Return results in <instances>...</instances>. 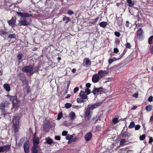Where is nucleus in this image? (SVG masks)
Instances as JSON below:
<instances>
[{"label": "nucleus", "instance_id": "f257e3e1", "mask_svg": "<svg viewBox=\"0 0 153 153\" xmlns=\"http://www.w3.org/2000/svg\"><path fill=\"white\" fill-rule=\"evenodd\" d=\"M102 103V102H97L91 105H88V108L85 109L84 112V117L88 120L90 119L91 117L92 111L95 108L100 106Z\"/></svg>", "mask_w": 153, "mask_h": 153}, {"label": "nucleus", "instance_id": "f03ea898", "mask_svg": "<svg viewBox=\"0 0 153 153\" xmlns=\"http://www.w3.org/2000/svg\"><path fill=\"white\" fill-rule=\"evenodd\" d=\"M32 16V14L29 13L24 17H21L19 22V26H28L31 25L32 21L30 17Z\"/></svg>", "mask_w": 153, "mask_h": 153}, {"label": "nucleus", "instance_id": "7ed1b4c3", "mask_svg": "<svg viewBox=\"0 0 153 153\" xmlns=\"http://www.w3.org/2000/svg\"><path fill=\"white\" fill-rule=\"evenodd\" d=\"M33 146L31 149V153H39L41 149L38 145L39 143V140L38 137L33 138Z\"/></svg>", "mask_w": 153, "mask_h": 153}, {"label": "nucleus", "instance_id": "20e7f679", "mask_svg": "<svg viewBox=\"0 0 153 153\" xmlns=\"http://www.w3.org/2000/svg\"><path fill=\"white\" fill-rule=\"evenodd\" d=\"M33 69V65H29L25 66L22 68V71L27 73L28 76H30L32 75L33 73L32 72V70Z\"/></svg>", "mask_w": 153, "mask_h": 153}, {"label": "nucleus", "instance_id": "39448f33", "mask_svg": "<svg viewBox=\"0 0 153 153\" xmlns=\"http://www.w3.org/2000/svg\"><path fill=\"white\" fill-rule=\"evenodd\" d=\"M106 92V89L101 87L98 88L95 87L92 91V92L94 95H96L99 94H101L103 93H105Z\"/></svg>", "mask_w": 153, "mask_h": 153}, {"label": "nucleus", "instance_id": "423d86ee", "mask_svg": "<svg viewBox=\"0 0 153 153\" xmlns=\"http://www.w3.org/2000/svg\"><path fill=\"white\" fill-rule=\"evenodd\" d=\"M30 145V142L29 140H27L25 142L23 148L25 153H29Z\"/></svg>", "mask_w": 153, "mask_h": 153}, {"label": "nucleus", "instance_id": "0eeeda50", "mask_svg": "<svg viewBox=\"0 0 153 153\" xmlns=\"http://www.w3.org/2000/svg\"><path fill=\"white\" fill-rule=\"evenodd\" d=\"M16 17H12L10 20L8 21L7 22L9 25L13 27L16 25Z\"/></svg>", "mask_w": 153, "mask_h": 153}, {"label": "nucleus", "instance_id": "6e6552de", "mask_svg": "<svg viewBox=\"0 0 153 153\" xmlns=\"http://www.w3.org/2000/svg\"><path fill=\"white\" fill-rule=\"evenodd\" d=\"M20 101L17 98L16 100H14L12 102L13 108V109H16L19 106V104L20 103Z\"/></svg>", "mask_w": 153, "mask_h": 153}, {"label": "nucleus", "instance_id": "1a4fd4ad", "mask_svg": "<svg viewBox=\"0 0 153 153\" xmlns=\"http://www.w3.org/2000/svg\"><path fill=\"white\" fill-rule=\"evenodd\" d=\"M100 79V77L98 74H95L94 75L92 79V82L94 83H96L99 82Z\"/></svg>", "mask_w": 153, "mask_h": 153}, {"label": "nucleus", "instance_id": "9d476101", "mask_svg": "<svg viewBox=\"0 0 153 153\" xmlns=\"http://www.w3.org/2000/svg\"><path fill=\"white\" fill-rule=\"evenodd\" d=\"M18 76L19 77V79L22 81V83H23L25 82L26 77L23 73H19L18 74Z\"/></svg>", "mask_w": 153, "mask_h": 153}, {"label": "nucleus", "instance_id": "9b49d317", "mask_svg": "<svg viewBox=\"0 0 153 153\" xmlns=\"http://www.w3.org/2000/svg\"><path fill=\"white\" fill-rule=\"evenodd\" d=\"M19 116H14L13 120V125L19 124Z\"/></svg>", "mask_w": 153, "mask_h": 153}, {"label": "nucleus", "instance_id": "f8f14e48", "mask_svg": "<svg viewBox=\"0 0 153 153\" xmlns=\"http://www.w3.org/2000/svg\"><path fill=\"white\" fill-rule=\"evenodd\" d=\"M92 137V133L91 132H88L86 133L85 136V139L87 141L90 140Z\"/></svg>", "mask_w": 153, "mask_h": 153}, {"label": "nucleus", "instance_id": "ddd939ff", "mask_svg": "<svg viewBox=\"0 0 153 153\" xmlns=\"http://www.w3.org/2000/svg\"><path fill=\"white\" fill-rule=\"evenodd\" d=\"M131 135V134L130 133L128 132L127 131L121 133V136L123 138H128Z\"/></svg>", "mask_w": 153, "mask_h": 153}, {"label": "nucleus", "instance_id": "4468645a", "mask_svg": "<svg viewBox=\"0 0 153 153\" xmlns=\"http://www.w3.org/2000/svg\"><path fill=\"white\" fill-rule=\"evenodd\" d=\"M46 143L49 145H51L52 143H54V142L53 140L49 137L45 138Z\"/></svg>", "mask_w": 153, "mask_h": 153}, {"label": "nucleus", "instance_id": "2eb2a0df", "mask_svg": "<svg viewBox=\"0 0 153 153\" xmlns=\"http://www.w3.org/2000/svg\"><path fill=\"white\" fill-rule=\"evenodd\" d=\"M83 62H85V66H89L91 64V61L88 58H86L84 59Z\"/></svg>", "mask_w": 153, "mask_h": 153}, {"label": "nucleus", "instance_id": "dca6fc26", "mask_svg": "<svg viewBox=\"0 0 153 153\" xmlns=\"http://www.w3.org/2000/svg\"><path fill=\"white\" fill-rule=\"evenodd\" d=\"M79 96L81 98L84 99H87L88 97L87 95L85 94V92L83 91H81L79 94Z\"/></svg>", "mask_w": 153, "mask_h": 153}, {"label": "nucleus", "instance_id": "f3484780", "mask_svg": "<svg viewBox=\"0 0 153 153\" xmlns=\"http://www.w3.org/2000/svg\"><path fill=\"white\" fill-rule=\"evenodd\" d=\"M143 33V30L141 28L137 31V37H140L142 36V33Z\"/></svg>", "mask_w": 153, "mask_h": 153}, {"label": "nucleus", "instance_id": "a211bd4d", "mask_svg": "<svg viewBox=\"0 0 153 153\" xmlns=\"http://www.w3.org/2000/svg\"><path fill=\"white\" fill-rule=\"evenodd\" d=\"M49 126L47 123H45L43 126V130L45 132L48 131Z\"/></svg>", "mask_w": 153, "mask_h": 153}, {"label": "nucleus", "instance_id": "6ab92c4d", "mask_svg": "<svg viewBox=\"0 0 153 153\" xmlns=\"http://www.w3.org/2000/svg\"><path fill=\"white\" fill-rule=\"evenodd\" d=\"M7 96L9 98L10 101H12V102L14 101V100H16L17 98L16 96H12L9 94L7 95Z\"/></svg>", "mask_w": 153, "mask_h": 153}, {"label": "nucleus", "instance_id": "aec40b11", "mask_svg": "<svg viewBox=\"0 0 153 153\" xmlns=\"http://www.w3.org/2000/svg\"><path fill=\"white\" fill-rule=\"evenodd\" d=\"M2 147L4 149V152L5 151H10V145L8 144L4 145Z\"/></svg>", "mask_w": 153, "mask_h": 153}, {"label": "nucleus", "instance_id": "412c9836", "mask_svg": "<svg viewBox=\"0 0 153 153\" xmlns=\"http://www.w3.org/2000/svg\"><path fill=\"white\" fill-rule=\"evenodd\" d=\"M16 13L19 16H21V17H24L26 16L27 15L29 14V13H22L19 12H16Z\"/></svg>", "mask_w": 153, "mask_h": 153}, {"label": "nucleus", "instance_id": "4be33fe9", "mask_svg": "<svg viewBox=\"0 0 153 153\" xmlns=\"http://www.w3.org/2000/svg\"><path fill=\"white\" fill-rule=\"evenodd\" d=\"M75 114L74 112H71L69 114V117L71 120H74L75 118Z\"/></svg>", "mask_w": 153, "mask_h": 153}, {"label": "nucleus", "instance_id": "5701e85b", "mask_svg": "<svg viewBox=\"0 0 153 153\" xmlns=\"http://www.w3.org/2000/svg\"><path fill=\"white\" fill-rule=\"evenodd\" d=\"M19 124L13 125V130L15 133H16L18 131L19 129Z\"/></svg>", "mask_w": 153, "mask_h": 153}, {"label": "nucleus", "instance_id": "b1692460", "mask_svg": "<svg viewBox=\"0 0 153 153\" xmlns=\"http://www.w3.org/2000/svg\"><path fill=\"white\" fill-rule=\"evenodd\" d=\"M3 87L7 91H9L10 90V86L7 84L5 83L4 84Z\"/></svg>", "mask_w": 153, "mask_h": 153}, {"label": "nucleus", "instance_id": "393cba45", "mask_svg": "<svg viewBox=\"0 0 153 153\" xmlns=\"http://www.w3.org/2000/svg\"><path fill=\"white\" fill-rule=\"evenodd\" d=\"M62 20L63 21H65L67 20L65 22L66 23H67L68 22L71 21V18L69 17H67L66 16H65L62 18Z\"/></svg>", "mask_w": 153, "mask_h": 153}, {"label": "nucleus", "instance_id": "a878e982", "mask_svg": "<svg viewBox=\"0 0 153 153\" xmlns=\"http://www.w3.org/2000/svg\"><path fill=\"white\" fill-rule=\"evenodd\" d=\"M108 23L106 22H100L99 25L100 27H105L107 25Z\"/></svg>", "mask_w": 153, "mask_h": 153}, {"label": "nucleus", "instance_id": "bb28decb", "mask_svg": "<svg viewBox=\"0 0 153 153\" xmlns=\"http://www.w3.org/2000/svg\"><path fill=\"white\" fill-rule=\"evenodd\" d=\"M153 106L151 105H149L146 106V110L147 111H151L152 108Z\"/></svg>", "mask_w": 153, "mask_h": 153}, {"label": "nucleus", "instance_id": "cd10ccee", "mask_svg": "<svg viewBox=\"0 0 153 153\" xmlns=\"http://www.w3.org/2000/svg\"><path fill=\"white\" fill-rule=\"evenodd\" d=\"M8 33V32L5 31H4L2 30H0V35H1L2 36H3V37L5 36Z\"/></svg>", "mask_w": 153, "mask_h": 153}, {"label": "nucleus", "instance_id": "c85d7f7f", "mask_svg": "<svg viewBox=\"0 0 153 153\" xmlns=\"http://www.w3.org/2000/svg\"><path fill=\"white\" fill-rule=\"evenodd\" d=\"M126 1L129 7H132L134 5V3L131 0H126Z\"/></svg>", "mask_w": 153, "mask_h": 153}, {"label": "nucleus", "instance_id": "c756f323", "mask_svg": "<svg viewBox=\"0 0 153 153\" xmlns=\"http://www.w3.org/2000/svg\"><path fill=\"white\" fill-rule=\"evenodd\" d=\"M126 142L127 140L125 139H122L120 141V145L121 146H123L124 145V143Z\"/></svg>", "mask_w": 153, "mask_h": 153}, {"label": "nucleus", "instance_id": "7c9ffc66", "mask_svg": "<svg viewBox=\"0 0 153 153\" xmlns=\"http://www.w3.org/2000/svg\"><path fill=\"white\" fill-rule=\"evenodd\" d=\"M5 105L4 102H2L0 104V110L5 109Z\"/></svg>", "mask_w": 153, "mask_h": 153}, {"label": "nucleus", "instance_id": "2f4dec72", "mask_svg": "<svg viewBox=\"0 0 153 153\" xmlns=\"http://www.w3.org/2000/svg\"><path fill=\"white\" fill-rule=\"evenodd\" d=\"M127 49L126 48H125L123 53L119 56L121 59L123 56L127 52Z\"/></svg>", "mask_w": 153, "mask_h": 153}, {"label": "nucleus", "instance_id": "473e14b6", "mask_svg": "<svg viewBox=\"0 0 153 153\" xmlns=\"http://www.w3.org/2000/svg\"><path fill=\"white\" fill-rule=\"evenodd\" d=\"M84 100V99H83L81 97L80 98H78L77 99V101L78 103H79L84 102H85V100Z\"/></svg>", "mask_w": 153, "mask_h": 153}, {"label": "nucleus", "instance_id": "72a5a7b5", "mask_svg": "<svg viewBox=\"0 0 153 153\" xmlns=\"http://www.w3.org/2000/svg\"><path fill=\"white\" fill-rule=\"evenodd\" d=\"M63 116V114L61 112L59 113L58 114V116L57 120H60Z\"/></svg>", "mask_w": 153, "mask_h": 153}, {"label": "nucleus", "instance_id": "f704fd0d", "mask_svg": "<svg viewBox=\"0 0 153 153\" xmlns=\"http://www.w3.org/2000/svg\"><path fill=\"white\" fill-rule=\"evenodd\" d=\"M135 126L134 123V122L132 121L131 122L128 126V128H133Z\"/></svg>", "mask_w": 153, "mask_h": 153}, {"label": "nucleus", "instance_id": "c9c22d12", "mask_svg": "<svg viewBox=\"0 0 153 153\" xmlns=\"http://www.w3.org/2000/svg\"><path fill=\"white\" fill-rule=\"evenodd\" d=\"M40 68V66L39 65H38L37 66L35 67L34 68H33V69L34 70V72H33V73L38 72Z\"/></svg>", "mask_w": 153, "mask_h": 153}, {"label": "nucleus", "instance_id": "e433bc0d", "mask_svg": "<svg viewBox=\"0 0 153 153\" xmlns=\"http://www.w3.org/2000/svg\"><path fill=\"white\" fill-rule=\"evenodd\" d=\"M16 36V35L14 33H13L9 34L8 36V38H15Z\"/></svg>", "mask_w": 153, "mask_h": 153}, {"label": "nucleus", "instance_id": "4c0bfd02", "mask_svg": "<svg viewBox=\"0 0 153 153\" xmlns=\"http://www.w3.org/2000/svg\"><path fill=\"white\" fill-rule=\"evenodd\" d=\"M72 106V105L71 103H67L65 104V107L66 108H69Z\"/></svg>", "mask_w": 153, "mask_h": 153}, {"label": "nucleus", "instance_id": "58836bf2", "mask_svg": "<svg viewBox=\"0 0 153 153\" xmlns=\"http://www.w3.org/2000/svg\"><path fill=\"white\" fill-rule=\"evenodd\" d=\"M122 20L121 18H118L117 19V23L118 25H121L122 24Z\"/></svg>", "mask_w": 153, "mask_h": 153}, {"label": "nucleus", "instance_id": "ea45409f", "mask_svg": "<svg viewBox=\"0 0 153 153\" xmlns=\"http://www.w3.org/2000/svg\"><path fill=\"white\" fill-rule=\"evenodd\" d=\"M1 110V115H3L4 117H5V115L6 114V113L5 109H2Z\"/></svg>", "mask_w": 153, "mask_h": 153}, {"label": "nucleus", "instance_id": "a19ab883", "mask_svg": "<svg viewBox=\"0 0 153 153\" xmlns=\"http://www.w3.org/2000/svg\"><path fill=\"white\" fill-rule=\"evenodd\" d=\"M153 39V36H150L148 39V43L149 44H151L152 43V40Z\"/></svg>", "mask_w": 153, "mask_h": 153}, {"label": "nucleus", "instance_id": "79ce46f5", "mask_svg": "<svg viewBox=\"0 0 153 153\" xmlns=\"http://www.w3.org/2000/svg\"><path fill=\"white\" fill-rule=\"evenodd\" d=\"M73 137V136L72 135H67L66 137V139L67 140H71Z\"/></svg>", "mask_w": 153, "mask_h": 153}, {"label": "nucleus", "instance_id": "37998d69", "mask_svg": "<svg viewBox=\"0 0 153 153\" xmlns=\"http://www.w3.org/2000/svg\"><path fill=\"white\" fill-rule=\"evenodd\" d=\"M85 92L86 93L87 95L90 94L91 93V91L88 88H86L85 89Z\"/></svg>", "mask_w": 153, "mask_h": 153}, {"label": "nucleus", "instance_id": "c03bdc74", "mask_svg": "<svg viewBox=\"0 0 153 153\" xmlns=\"http://www.w3.org/2000/svg\"><path fill=\"white\" fill-rule=\"evenodd\" d=\"M146 136L145 134H143L140 137V139L141 140H143L146 138Z\"/></svg>", "mask_w": 153, "mask_h": 153}, {"label": "nucleus", "instance_id": "a18cd8bd", "mask_svg": "<svg viewBox=\"0 0 153 153\" xmlns=\"http://www.w3.org/2000/svg\"><path fill=\"white\" fill-rule=\"evenodd\" d=\"M125 46L126 48H130L131 46L130 43L129 42H127L125 44Z\"/></svg>", "mask_w": 153, "mask_h": 153}, {"label": "nucleus", "instance_id": "49530a36", "mask_svg": "<svg viewBox=\"0 0 153 153\" xmlns=\"http://www.w3.org/2000/svg\"><path fill=\"white\" fill-rule=\"evenodd\" d=\"M118 121V119L117 117H115L112 120V122L114 123H116Z\"/></svg>", "mask_w": 153, "mask_h": 153}, {"label": "nucleus", "instance_id": "de8ad7c7", "mask_svg": "<svg viewBox=\"0 0 153 153\" xmlns=\"http://www.w3.org/2000/svg\"><path fill=\"white\" fill-rule=\"evenodd\" d=\"M22 53L19 54L17 56V58L19 60H20L22 58Z\"/></svg>", "mask_w": 153, "mask_h": 153}, {"label": "nucleus", "instance_id": "09e8293b", "mask_svg": "<svg viewBox=\"0 0 153 153\" xmlns=\"http://www.w3.org/2000/svg\"><path fill=\"white\" fill-rule=\"evenodd\" d=\"M99 17H97L95 19H92V22L91 23L92 24H93L94 23L96 22L99 19Z\"/></svg>", "mask_w": 153, "mask_h": 153}, {"label": "nucleus", "instance_id": "8fccbe9b", "mask_svg": "<svg viewBox=\"0 0 153 153\" xmlns=\"http://www.w3.org/2000/svg\"><path fill=\"white\" fill-rule=\"evenodd\" d=\"M114 34L117 37H119L120 35V33L118 31L115 32Z\"/></svg>", "mask_w": 153, "mask_h": 153}, {"label": "nucleus", "instance_id": "3c124183", "mask_svg": "<svg viewBox=\"0 0 153 153\" xmlns=\"http://www.w3.org/2000/svg\"><path fill=\"white\" fill-rule=\"evenodd\" d=\"M74 13L73 11L70 10H68V14L69 15H71Z\"/></svg>", "mask_w": 153, "mask_h": 153}, {"label": "nucleus", "instance_id": "603ef678", "mask_svg": "<svg viewBox=\"0 0 153 153\" xmlns=\"http://www.w3.org/2000/svg\"><path fill=\"white\" fill-rule=\"evenodd\" d=\"M140 128V126L139 125H136L135 127V130H139Z\"/></svg>", "mask_w": 153, "mask_h": 153}, {"label": "nucleus", "instance_id": "864d4df0", "mask_svg": "<svg viewBox=\"0 0 153 153\" xmlns=\"http://www.w3.org/2000/svg\"><path fill=\"white\" fill-rule=\"evenodd\" d=\"M108 72L106 71H102V70H100L99 71V74L100 73H104L105 74H106L108 73Z\"/></svg>", "mask_w": 153, "mask_h": 153}, {"label": "nucleus", "instance_id": "5fc2aeb1", "mask_svg": "<svg viewBox=\"0 0 153 153\" xmlns=\"http://www.w3.org/2000/svg\"><path fill=\"white\" fill-rule=\"evenodd\" d=\"M148 101L149 102H152L153 101V97L152 96H150L148 99Z\"/></svg>", "mask_w": 153, "mask_h": 153}, {"label": "nucleus", "instance_id": "6e6d98bb", "mask_svg": "<svg viewBox=\"0 0 153 153\" xmlns=\"http://www.w3.org/2000/svg\"><path fill=\"white\" fill-rule=\"evenodd\" d=\"M114 61L113 59L111 58H109L108 60V62L109 65L111 64Z\"/></svg>", "mask_w": 153, "mask_h": 153}, {"label": "nucleus", "instance_id": "4d7b16f0", "mask_svg": "<svg viewBox=\"0 0 153 153\" xmlns=\"http://www.w3.org/2000/svg\"><path fill=\"white\" fill-rule=\"evenodd\" d=\"M119 52V50L117 48H114V53H117Z\"/></svg>", "mask_w": 153, "mask_h": 153}, {"label": "nucleus", "instance_id": "13d9d810", "mask_svg": "<svg viewBox=\"0 0 153 153\" xmlns=\"http://www.w3.org/2000/svg\"><path fill=\"white\" fill-rule=\"evenodd\" d=\"M79 90V88L78 87L75 88L74 89V92L75 93L77 92Z\"/></svg>", "mask_w": 153, "mask_h": 153}, {"label": "nucleus", "instance_id": "bf43d9fd", "mask_svg": "<svg viewBox=\"0 0 153 153\" xmlns=\"http://www.w3.org/2000/svg\"><path fill=\"white\" fill-rule=\"evenodd\" d=\"M55 139L57 140H59L61 139V137L59 136H56L55 137Z\"/></svg>", "mask_w": 153, "mask_h": 153}, {"label": "nucleus", "instance_id": "052dcab7", "mask_svg": "<svg viewBox=\"0 0 153 153\" xmlns=\"http://www.w3.org/2000/svg\"><path fill=\"white\" fill-rule=\"evenodd\" d=\"M68 132L65 131H64L62 133V136H65L67 134Z\"/></svg>", "mask_w": 153, "mask_h": 153}, {"label": "nucleus", "instance_id": "680f3d73", "mask_svg": "<svg viewBox=\"0 0 153 153\" xmlns=\"http://www.w3.org/2000/svg\"><path fill=\"white\" fill-rule=\"evenodd\" d=\"M121 58H120V56H119V57L117 58H116L115 57H113L112 58V59H113V60H114V61H117V60H119Z\"/></svg>", "mask_w": 153, "mask_h": 153}, {"label": "nucleus", "instance_id": "e2e57ef3", "mask_svg": "<svg viewBox=\"0 0 153 153\" xmlns=\"http://www.w3.org/2000/svg\"><path fill=\"white\" fill-rule=\"evenodd\" d=\"M153 141V139L152 137H150L149 141V144H151Z\"/></svg>", "mask_w": 153, "mask_h": 153}, {"label": "nucleus", "instance_id": "0e129e2a", "mask_svg": "<svg viewBox=\"0 0 153 153\" xmlns=\"http://www.w3.org/2000/svg\"><path fill=\"white\" fill-rule=\"evenodd\" d=\"M126 26L127 27H128L129 26V24L130 23L128 21H126Z\"/></svg>", "mask_w": 153, "mask_h": 153}, {"label": "nucleus", "instance_id": "69168bd1", "mask_svg": "<svg viewBox=\"0 0 153 153\" xmlns=\"http://www.w3.org/2000/svg\"><path fill=\"white\" fill-rule=\"evenodd\" d=\"M91 84L90 83H87L86 84V86L87 88H90L91 86Z\"/></svg>", "mask_w": 153, "mask_h": 153}, {"label": "nucleus", "instance_id": "338daca9", "mask_svg": "<svg viewBox=\"0 0 153 153\" xmlns=\"http://www.w3.org/2000/svg\"><path fill=\"white\" fill-rule=\"evenodd\" d=\"M3 148L2 146H0V153L1 152H4V150H3Z\"/></svg>", "mask_w": 153, "mask_h": 153}, {"label": "nucleus", "instance_id": "774afa93", "mask_svg": "<svg viewBox=\"0 0 153 153\" xmlns=\"http://www.w3.org/2000/svg\"><path fill=\"white\" fill-rule=\"evenodd\" d=\"M81 107V105H76L74 106V108L76 109H79Z\"/></svg>", "mask_w": 153, "mask_h": 153}]
</instances>
